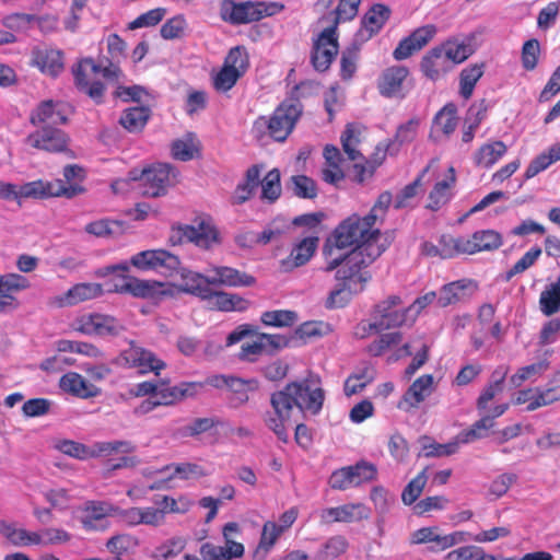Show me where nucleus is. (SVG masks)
<instances>
[{"label": "nucleus", "mask_w": 560, "mask_h": 560, "mask_svg": "<svg viewBox=\"0 0 560 560\" xmlns=\"http://www.w3.org/2000/svg\"><path fill=\"white\" fill-rule=\"evenodd\" d=\"M325 393L319 381L303 378L288 383L270 395L271 411L264 415L265 425L283 443H288L287 424L293 413L318 415L323 408Z\"/></svg>", "instance_id": "obj_1"}, {"label": "nucleus", "mask_w": 560, "mask_h": 560, "mask_svg": "<svg viewBox=\"0 0 560 560\" xmlns=\"http://www.w3.org/2000/svg\"><path fill=\"white\" fill-rule=\"evenodd\" d=\"M386 249V246L363 245L352 248L347 254H337L334 252L328 257H324L326 265L325 272L336 270V281L347 283L354 292H362L371 279L366 268L377 259Z\"/></svg>", "instance_id": "obj_2"}, {"label": "nucleus", "mask_w": 560, "mask_h": 560, "mask_svg": "<svg viewBox=\"0 0 560 560\" xmlns=\"http://www.w3.org/2000/svg\"><path fill=\"white\" fill-rule=\"evenodd\" d=\"M317 86L318 83L314 81L300 82L294 86L291 97L282 101L270 117H258L254 122V128L257 130L267 129L268 136L275 141H284L303 114V105L300 98L313 93Z\"/></svg>", "instance_id": "obj_3"}, {"label": "nucleus", "mask_w": 560, "mask_h": 560, "mask_svg": "<svg viewBox=\"0 0 560 560\" xmlns=\"http://www.w3.org/2000/svg\"><path fill=\"white\" fill-rule=\"evenodd\" d=\"M382 234L370 220L354 213L342 220L326 238L322 254L328 257L334 252L342 250L349 247H359L363 245L386 246L381 242Z\"/></svg>", "instance_id": "obj_4"}, {"label": "nucleus", "mask_w": 560, "mask_h": 560, "mask_svg": "<svg viewBox=\"0 0 560 560\" xmlns=\"http://www.w3.org/2000/svg\"><path fill=\"white\" fill-rule=\"evenodd\" d=\"M283 10L284 4L280 2L223 0L220 4V16L232 25H242L276 15Z\"/></svg>", "instance_id": "obj_5"}, {"label": "nucleus", "mask_w": 560, "mask_h": 560, "mask_svg": "<svg viewBox=\"0 0 560 560\" xmlns=\"http://www.w3.org/2000/svg\"><path fill=\"white\" fill-rule=\"evenodd\" d=\"M249 57L243 46H235L226 54L222 67L212 73V86L219 93H226L246 73Z\"/></svg>", "instance_id": "obj_6"}, {"label": "nucleus", "mask_w": 560, "mask_h": 560, "mask_svg": "<svg viewBox=\"0 0 560 560\" xmlns=\"http://www.w3.org/2000/svg\"><path fill=\"white\" fill-rule=\"evenodd\" d=\"M132 180H140L142 195L156 198L164 196L168 187L177 183V170L167 163H158L141 171L140 176L136 172H130Z\"/></svg>", "instance_id": "obj_7"}, {"label": "nucleus", "mask_w": 560, "mask_h": 560, "mask_svg": "<svg viewBox=\"0 0 560 560\" xmlns=\"http://www.w3.org/2000/svg\"><path fill=\"white\" fill-rule=\"evenodd\" d=\"M70 327L73 331L96 337H116L125 330L116 317L103 313H84L77 316Z\"/></svg>", "instance_id": "obj_8"}, {"label": "nucleus", "mask_w": 560, "mask_h": 560, "mask_svg": "<svg viewBox=\"0 0 560 560\" xmlns=\"http://www.w3.org/2000/svg\"><path fill=\"white\" fill-rule=\"evenodd\" d=\"M24 142L30 148L38 151L47 153H63L68 158H74L73 151L69 148L70 137L59 127L46 126L36 128L33 132L26 136Z\"/></svg>", "instance_id": "obj_9"}, {"label": "nucleus", "mask_w": 560, "mask_h": 560, "mask_svg": "<svg viewBox=\"0 0 560 560\" xmlns=\"http://www.w3.org/2000/svg\"><path fill=\"white\" fill-rule=\"evenodd\" d=\"M100 70L101 65L91 57L80 59L77 66L72 68L75 88L96 104L103 103L106 91L104 83L96 79Z\"/></svg>", "instance_id": "obj_10"}, {"label": "nucleus", "mask_w": 560, "mask_h": 560, "mask_svg": "<svg viewBox=\"0 0 560 560\" xmlns=\"http://www.w3.org/2000/svg\"><path fill=\"white\" fill-rule=\"evenodd\" d=\"M168 243L173 246L194 243L200 248L208 249L219 243V233L211 222L201 220L197 225L173 226Z\"/></svg>", "instance_id": "obj_11"}, {"label": "nucleus", "mask_w": 560, "mask_h": 560, "mask_svg": "<svg viewBox=\"0 0 560 560\" xmlns=\"http://www.w3.org/2000/svg\"><path fill=\"white\" fill-rule=\"evenodd\" d=\"M84 191L82 185H66L62 179H54L50 182L37 179L28 182L19 187V196L21 198L48 199L52 197L73 198Z\"/></svg>", "instance_id": "obj_12"}, {"label": "nucleus", "mask_w": 560, "mask_h": 560, "mask_svg": "<svg viewBox=\"0 0 560 560\" xmlns=\"http://www.w3.org/2000/svg\"><path fill=\"white\" fill-rule=\"evenodd\" d=\"M339 52L338 32L325 27L313 38L311 65L317 72H326Z\"/></svg>", "instance_id": "obj_13"}, {"label": "nucleus", "mask_w": 560, "mask_h": 560, "mask_svg": "<svg viewBox=\"0 0 560 560\" xmlns=\"http://www.w3.org/2000/svg\"><path fill=\"white\" fill-rule=\"evenodd\" d=\"M130 264L142 271L155 270L173 276L180 266L179 258L165 249H147L131 256Z\"/></svg>", "instance_id": "obj_14"}, {"label": "nucleus", "mask_w": 560, "mask_h": 560, "mask_svg": "<svg viewBox=\"0 0 560 560\" xmlns=\"http://www.w3.org/2000/svg\"><path fill=\"white\" fill-rule=\"evenodd\" d=\"M118 293H127L138 299L162 300L172 296L174 290L171 284L158 280H144L131 276H125L120 285L115 289Z\"/></svg>", "instance_id": "obj_15"}, {"label": "nucleus", "mask_w": 560, "mask_h": 560, "mask_svg": "<svg viewBox=\"0 0 560 560\" xmlns=\"http://www.w3.org/2000/svg\"><path fill=\"white\" fill-rule=\"evenodd\" d=\"M116 363L124 368L138 369L141 374L159 371L165 368V363L158 359L151 351L137 346L133 341L120 352Z\"/></svg>", "instance_id": "obj_16"}, {"label": "nucleus", "mask_w": 560, "mask_h": 560, "mask_svg": "<svg viewBox=\"0 0 560 560\" xmlns=\"http://www.w3.org/2000/svg\"><path fill=\"white\" fill-rule=\"evenodd\" d=\"M249 336H255L256 340L252 342H244L241 346L237 358L241 361L254 363L265 352L264 343L261 342L260 335L256 326L250 324H243L237 326L232 332L228 335L226 346L230 347L235 345L245 337Z\"/></svg>", "instance_id": "obj_17"}, {"label": "nucleus", "mask_w": 560, "mask_h": 560, "mask_svg": "<svg viewBox=\"0 0 560 560\" xmlns=\"http://www.w3.org/2000/svg\"><path fill=\"white\" fill-rule=\"evenodd\" d=\"M318 244L319 237L317 235H310L295 242L289 255L279 260V269L288 273L305 266L315 255Z\"/></svg>", "instance_id": "obj_18"}, {"label": "nucleus", "mask_w": 560, "mask_h": 560, "mask_svg": "<svg viewBox=\"0 0 560 560\" xmlns=\"http://www.w3.org/2000/svg\"><path fill=\"white\" fill-rule=\"evenodd\" d=\"M320 525L332 523H355L370 517V509L363 503H347L339 506L326 508L318 513Z\"/></svg>", "instance_id": "obj_19"}, {"label": "nucleus", "mask_w": 560, "mask_h": 560, "mask_svg": "<svg viewBox=\"0 0 560 560\" xmlns=\"http://www.w3.org/2000/svg\"><path fill=\"white\" fill-rule=\"evenodd\" d=\"M400 296L389 295L374 306V319L381 329L399 327L406 322L409 308H400Z\"/></svg>", "instance_id": "obj_20"}, {"label": "nucleus", "mask_w": 560, "mask_h": 560, "mask_svg": "<svg viewBox=\"0 0 560 560\" xmlns=\"http://www.w3.org/2000/svg\"><path fill=\"white\" fill-rule=\"evenodd\" d=\"M434 377L432 374H423L416 378L404 393L397 408L405 412L418 409L420 405L434 392Z\"/></svg>", "instance_id": "obj_21"}, {"label": "nucleus", "mask_w": 560, "mask_h": 560, "mask_svg": "<svg viewBox=\"0 0 560 560\" xmlns=\"http://www.w3.org/2000/svg\"><path fill=\"white\" fill-rule=\"evenodd\" d=\"M392 10L383 3H374L362 16L361 26L357 32V39L368 42L377 35L389 20Z\"/></svg>", "instance_id": "obj_22"}, {"label": "nucleus", "mask_w": 560, "mask_h": 560, "mask_svg": "<svg viewBox=\"0 0 560 560\" xmlns=\"http://www.w3.org/2000/svg\"><path fill=\"white\" fill-rule=\"evenodd\" d=\"M436 34V27L432 24L416 28L409 36L402 38L393 51L395 60H405L416 51L422 49Z\"/></svg>", "instance_id": "obj_23"}, {"label": "nucleus", "mask_w": 560, "mask_h": 560, "mask_svg": "<svg viewBox=\"0 0 560 560\" xmlns=\"http://www.w3.org/2000/svg\"><path fill=\"white\" fill-rule=\"evenodd\" d=\"M201 300L207 302L211 311L224 313L245 312L250 305V302L240 294L218 291L214 287H210Z\"/></svg>", "instance_id": "obj_24"}, {"label": "nucleus", "mask_w": 560, "mask_h": 560, "mask_svg": "<svg viewBox=\"0 0 560 560\" xmlns=\"http://www.w3.org/2000/svg\"><path fill=\"white\" fill-rule=\"evenodd\" d=\"M28 120L35 128L55 126L60 127L68 122V117L58 102L42 101L30 114Z\"/></svg>", "instance_id": "obj_25"}, {"label": "nucleus", "mask_w": 560, "mask_h": 560, "mask_svg": "<svg viewBox=\"0 0 560 560\" xmlns=\"http://www.w3.org/2000/svg\"><path fill=\"white\" fill-rule=\"evenodd\" d=\"M168 382H158L155 393L160 406H173L187 397H194L203 387L201 382H182L175 386H168Z\"/></svg>", "instance_id": "obj_26"}, {"label": "nucleus", "mask_w": 560, "mask_h": 560, "mask_svg": "<svg viewBox=\"0 0 560 560\" xmlns=\"http://www.w3.org/2000/svg\"><path fill=\"white\" fill-rule=\"evenodd\" d=\"M409 75V69L405 66H392L386 68L377 82L381 95L392 97H405L404 84Z\"/></svg>", "instance_id": "obj_27"}, {"label": "nucleus", "mask_w": 560, "mask_h": 560, "mask_svg": "<svg viewBox=\"0 0 560 560\" xmlns=\"http://www.w3.org/2000/svg\"><path fill=\"white\" fill-rule=\"evenodd\" d=\"M212 287L244 288L253 287L256 278L249 273L228 266H213L209 270Z\"/></svg>", "instance_id": "obj_28"}, {"label": "nucleus", "mask_w": 560, "mask_h": 560, "mask_svg": "<svg viewBox=\"0 0 560 560\" xmlns=\"http://www.w3.org/2000/svg\"><path fill=\"white\" fill-rule=\"evenodd\" d=\"M32 63L43 73L57 77L65 67L63 54L59 49L36 47L32 51Z\"/></svg>", "instance_id": "obj_29"}, {"label": "nucleus", "mask_w": 560, "mask_h": 560, "mask_svg": "<svg viewBox=\"0 0 560 560\" xmlns=\"http://www.w3.org/2000/svg\"><path fill=\"white\" fill-rule=\"evenodd\" d=\"M28 285L27 279L21 275L7 273L0 276V312L15 308L18 302L14 294L28 288Z\"/></svg>", "instance_id": "obj_30"}, {"label": "nucleus", "mask_w": 560, "mask_h": 560, "mask_svg": "<svg viewBox=\"0 0 560 560\" xmlns=\"http://www.w3.org/2000/svg\"><path fill=\"white\" fill-rule=\"evenodd\" d=\"M503 244L502 235L494 230H480L465 237V254L474 255L480 252H492Z\"/></svg>", "instance_id": "obj_31"}, {"label": "nucleus", "mask_w": 560, "mask_h": 560, "mask_svg": "<svg viewBox=\"0 0 560 560\" xmlns=\"http://www.w3.org/2000/svg\"><path fill=\"white\" fill-rule=\"evenodd\" d=\"M488 109L489 104L485 98L474 102L469 106L463 122V143L469 144L472 142L476 130L479 128L481 122L487 118Z\"/></svg>", "instance_id": "obj_32"}, {"label": "nucleus", "mask_w": 560, "mask_h": 560, "mask_svg": "<svg viewBox=\"0 0 560 560\" xmlns=\"http://www.w3.org/2000/svg\"><path fill=\"white\" fill-rule=\"evenodd\" d=\"M420 69L425 78L436 81L447 73L452 67L450 66L448 59L445 58L443 49L435 46L428 50L422 57Z\"/></svg>", "instance_id": "obj_33"}, {"label": "nucleus", "mask_w": 560, "mask_h": 560, "mask_svg": "<svg viewBox=\"0 0 560 560\" xmlns=\"http://www.w3.org/2000/svg\"><path fill=\"white\" fill-rule=\"evenodd\" d=\"M103 287L100 283L82 282L71 287L63 295L57 299L59 306H72L89 300L96 299L103 294Z\"/></svg>", "instance_id": "obj_34"}, {"label": "nucleus", "mask_w": 560, "mask_h": 560, "mask_svg": "<svg viewBox=\"0 0 560 560\" xmlns=\"http://www.w3.org/2000/svg\"><path fill=\"white\" fill-rule=\"evenodd\" d=\"M325 163L322 170V178L325 183L337 186L345 179V173L341 167L342 155L339 149L334 144H327L323 152Z\"/></svg>", "instance_id": "obj_35"}, {"label": "nucleus", "mask_w": 560, "mask_h": 560, "mask_svg": "<svg viewBox=\"0 0 560 560\" xmlns=\"http://www.w3.org/2000/svg\"><path fill=\"white\" fill-rule=\"evenodd\" d=\"M261 165L254 164L245 172L244 179L240 182L231 197L232 205H243L255 194L260 183Z\"/></svg>", "instance_id": "obj_36"}, {"label": "nucleus", "mask_w": 560, "mask_h": 560, "mask_svg": "<svg viewBox=\"0 0 560 560\" xmlns=\"http://www.w3.org/2000/svg\"><path fill=\"white\" fill-rule=\"evenodd\" d=\"M456 183L455 168H448V175L445 179L435 183L428 196L425 208L431 211H439L452 198V188Z\"/></svg>", "instance_id": "obj_37"}, {"label": "nucleus", "mask_w": 560, "mask_h": 560, "mask_svg": "<svg viewBox=\"0 0 560 560\" xmlns=\"http://www.w3.org/2000/svg\"><path fill=\"white\" fill-rule=\"evenodd\" d=\"M180 275V283L178 290L184 293L191 294L201 300L207 290L212 287L211 276H205L202 273L180 268L178 269Z\"/></svg>", "instance_id": "obj_38"}, {"label": "nucleus", "mask_w": 560, "mask_h": 560, "mask_svg": "<svg viewBox=\"0 0 560 560\" xmlns=\"http://www.w3.org/2000/svg\"><path fill=\"white\" fill-rule=\"evenodd\" d=\"M361 0H338V4L334 10L323 15L319 21L326 22V27L338 31L340 23L352 21L359 12Z\"/></svg>", "instance_id": "obj_39"}, {"label": "nucleus", "mask_w": 560, "mask_h": 560, "mask_svg": "<svg viewBox=\"0 0 560 560\" xmlns=\"http://www.w3.org/2000/svg\"><path fill=\"white\" fill-rule=\"evenodd\" d=\"M115 515V505L105 501H89L83 509L81 523L86 530H96L100 528L98 522L107 516Z\"/></svg>", "instance_id": "obj_40"}, {"label": "nucleus", "mask_w": 560, "mask_h": 560, "mask_svg": "<svg viewBox=\"0 0 560 560\" xmlns=\"http://www.w3.org/2000/svg\"><path fill=\"white\" fill-rule=\"evenodd\" d=\"M387 150L388 145L378 143L375 147V155L380 154V159L359 158L358 160H361V162H357L352 166L354 182L363 184L365 180L372 178L377 167L383 164Z\"/></svg>", "instance_id": "obj_41"}, {"label": "nucleus", "mask_w": 560, "mask_h": 560, "mask_svg": "<svg viewBox=\"0 0 560 560\" xmlns=\"http://www.w3.org/2000/svg\"><path fill=\"white\" fill-rule=\"evenodd\" d=\"M59 386L63 392L80 398H90L98 394V389L77 372H68L62 375Z\"/></svg>", "instance_id": "obj_42"}, {"label": "nucleus", "mask_w": 560, "mask_h": 560, "mask_svg": "<svg viewBox=\"0 0 560 560\" xmlns=\"http://www.w3.org/2000/svg\"><path fill=\"white\" fill-rule=\"evenodd\" d=\"M200 555L207 560H231L244 555V546L234 540H226V546H215L205 542L200 546Z\"/></svg>", "instance_id": "obj_43"}, {"label": "nucleus", "mask_w": 560, "mask_h": 560, "mask_svg": "<svg viewBox=\"0 0 560 560\" xmlns=\"http://www.w3.org/2000/svg\"><path fill=\"white\" fill-rule=\"evenodd\" d=\"M506 151L508 147L501 140L483 143L475 151L474 163L478 167L491 168Z\"/></svg>", "instance_id": "obj_44"}, {"label": "nucleus", "mask_w": 560, "mask_h": 560, "mask_svg": "<svg viewBox=\"0 0 560 560\" xmlns=\"http://www.w3.org/2000/svg\"><path fill=\"white\" fill-rule=\"evenodd\" d=\"M457 125V106L454 103H447L433 117L431 137L435 132L450 137L455 131Z\"/></svg>", "instance_id": "obj_45"}, {"label": "nucleus", "mask_w": 560, "mask_h": 560, "mask_svg": "<svg viewBox=\"0 0 560 560\" xmlns=\"http://www.w3.org/2000/svg\"><path fill=\"white\" fill-rule=\"evenodd\" d=\"M538 306L541 314L547 317L560 312V276L540 292Z\"/></svg>", "instance_id": "obj_46"}, {"label": "nucleus", "mask_w": 560, "mask_h": 560, "mask_svg": "<svg viewBox=\"0 0 560 560\" xmlns=\"http://www.w3.org/2000/svg\"><path fill=\"white\" fill-rule=\"evenodd\" d=\"M151 116L148 106H137L125 109L119 118V124L129 132H140L145 127Z\"/></svg>", "instance_id": "obj_47"}, {"label": "nucleus", "mask_w": 560, "mask_h": 560, "mask_svg": "<svg viewBox=\"0 0 560 560\" xmlns=\"http://www.w3.org/2000/svg\"><path fill=\"white\" fill-rule=\"evenodd\" d=\"M153 502L162 511L163 520H165L166 514H185L194 505V501L185 494L178 498L155 495Z\"/></svg>", "instance_id": "obj_48"}, {"label": "nucleus", "mask_w": 560, "mask_h": 560, "mask_svg": "<svg viewBox=\"0 0 560 560\" xmlns=\"http://www.w3.org/2000/svg\"><path fill=\"white\" fill-rule=\"evenodd\" d=\"M84 231L96 237L120 235L126 231V222L112 219H100L85 225Z\"/></svg>", "instance_id": "obj_49"}, {"label": "nucleus", "mask_w": 560, "mask_h": 560, "mask_svg": "<svg viewBox=\"0 0 560 560\" xmlns=\"http://www.w3.org/2000/svg\"><path fill=\"white\" fill-rule=\"evenodd\" d=\"M349 548L347 538L342 535L329 537L314 555V560H335L346 553Z\"/></svg>", "instance_id": "obj_50"}, {"label": "nucleus", "mask_w": 560, "mask_h": 560, "mask_svg": "<svg viewBox=\"0 0 560 560\" xmlns=\"http://www.w3.org/2000/svg\"><path fill=\"white\" fill-rule=\"evenodd\" d=\"M483 74V65L475 63L464 68L459 74V94L467 101L471 97L474 89Z\"/></svg>", "instance_id": "obj_51"}, {"label": "nucleus", "mask_w": 560, "mask_h": 560, "mask_svg": "<svg viewBox=\"0 0 560 560\" xmlns=\"http://www.w3.org/2000/svg\"><path fill=\"white\" fill-rule=\"evenodd\" d=\"M172 469L173 472L168 479L179 478L182 480L199 479L208 476V471L200 465L195 463H174L161 468V472Z\"/></svg>", "instance_id": "obj_52"}, {"label": "nucleus", "mask_w": 560, "mask_h": 560, "mask_svg": "<svg viewBox=\"0 0 560 560\" xmlns=\"http://www.w3.org/2000/svg\"><path fill=\"white\" fill-rule=\"evenodd\" d=\"M373 381L374 370L371 366H363L357 373L349 375L345 381V395L350 397L352 395L359 394Z\"/></svg>", "instance_id": "obj_53"}, {"label": "nucleus", "mask_w": 560, "mask_h": 560, "mask_svg": "<svg viewBox=\"0 0 560 560\" xmlns=\"http://www.w3.org/2000/svg\"><path fill=\"white\" fill-rule=\"evenodd\" d=\"M259 185L261 186V200H266L270 203L277 201L281 196V176L278 168L269 171Z\"/></svg>", "instance_id": "obj_54"}, {"label": "nucleus", "mask_w": 560, "mask_h": 560, "mask_svg": "<svg viewBox=\"0 0 560 560\" xmlns=\"http://www.w3.org/2000/svg\"><path fill=\"white\" fill-rule=\"evenodd\" d=\"M439 47L443 49V54L448 59L452 68L454 65L464 62L472 54L469 45L457 39H448L439 45Z\"/></svg>", "instance_id": "obj_55"}, {"label": "nucleus", "mask_w": 560, "mask_h": 560, "mask_svg": "<svg viewBox=\"0 0 560 560\" xmlns=\"http://www.w3.org/2000/svg\"><path fill=\"white\" fill-rule=\"evenodd\" d=\"M360 135L361 132L354 124H348L341 133L340 141L342 150L351 161H357L359 158H363V154L358 149L361 142Z\"/></svg>", "instance_id": "obj_56"}, {"label": "nucleus", "mask_w": 560, "mask_h": 560, "mask_svg": "<svg viewBox=\"0 0 560 560\" xmlns=\"http://www.w3.org/2000/svg\"><path fill=\"white\" fill-rule=\"evenodd\" d=\"M91 458L109 456L114 453H132L136 451V445L129 441H108L96 442L90 446Z\"/></svg>", "instance_id": "obj_57"}, {"label": "nucleus", "mask_w": 560, "mask_h": 560, "mask_svg": "<svg viewBox=\"0 0 560 560\" xmlns=\"http://www.w3.org/2000/svg\"><path fill=\"white\" fill-rule=\"evenodd\" d=\"M288 187L293 195L301 199H314L317 197V185L314 179L306 175H293L290 177Z\"/></svg>", "instance_id": "obj_58"}, {"label": "nucleus", "mask_w": 560, "mask_h": 560, "mask_svg": "<svg viewBox=\"0 0 560 560\" xmlns=\"http://www.w3.org/2000/svg\"><path fill=\"white\" fill-rule=\"evenodd\" d=\"M433 161L428 164L421 173L415 178V180L406 185L397 195L394 201L395 209H402L409 206L410 200L413 199L419 189L422 187V180L424 175L429 172Z\"/></svg>", "instance_id": "obj_59"}, {"label": "nucleus", "mask_w": 560, "mask_h": 560, "mask_svg": "<svg viewBox=\"0 0 560 560\" xmlns=\"http://www.w3.org/2000/svg\"><path fill=\"white\" fill-rule=\"evenodd\" d=\"M347 283L337 281V285L332 289L325 300V307L328 310L341 308L348 305L352 295L358 294Z\"/></svg>", "instance_id": "obj_60"}, {"label": "nucleus", "mask_w": 560, "mask_h": 560, "mask_svg": "<svg viewBox=\"0 0 560 560\" xmlns=\"http://www.w3.org/2000/svg\"><path fill=\"white\" fill-rule=\"evenodd\" d=\"M494 425L492 417H482L469 429L463 430L456 438L459 444H468L486 436L487 431Z\"/></svg>", "instance_id": "obj_61"}, {"label": "nucleus", "mask_w": 560, "mask_h": 560, "mask_svg": "<svg viewBox=\"0 0 560 560\" xmlns=\"http://www.w3.org/2000/svg\"><path fill=\"white\" fill-rule=\"evenodd\" d=\"M228 388L234 395L233 400L236 405H243L249 399L248 393L258 388V382L254 378L243 380L241 377L233 376L229 382Z\"/></svg>", "instance_id": "obj_62"}, {"label": "nucleus", "mask_w": 560, "mask_h": 560, "mask_svg": "<svg viewBox=\"0 0 560 560\" xmlns=\"http://www.w3.org/2000/svg\"><path fill=\"white\" fill-rule=\"evenodd\" d=\"M560 400V384L550 385L546 388L536 387V394L530 405L526 406L527 411L552 405Z\"/></svg>", "instance_id": "obj_63"}, {"label": "nucleus", "mask_w": 560, "mask_h": 560, "mask_svg": "<svg viewBox=\"0 0 560 560\" xmlns=\"http://www.w3.org/2000/svg\"><path fill=\"white\" fill-rule=\"evenodd\" d=\"M466 284L464 280L454 281L444 284L440 290V295L436 300V304L440 307H446L455 304L463 299Z\"/></svg>", "instance_id": "obj_64"}]
</instances>
